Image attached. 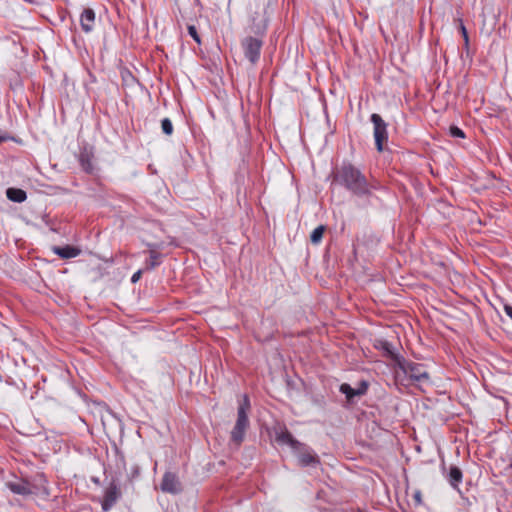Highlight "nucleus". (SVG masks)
I'll use <instances>...</instances> for the list:
<instances>
[{
    "instance_id": "39448f33",
    "label": "nucleus",
    "mask_w": 512,
    "mask_h": 512,
    "mask_svg": "<svg viewBox=\"0 0 512 512\" xmlns=\"http://www.w3.org/2000/svg\"><path fill=\"white\" fill-rule=\"evenodd\" d=\"M371 122L374 126V139L376 148L379 152L383 151V145L388 139V132H387V124L382 119V117L377 114L373 113L371 115Z\"/></svg>"
},
{
    "instance_id": "6e6552de",
    "label": "nucleus",
    "mask_w": 512,
    "mask_h": 512,
    "mask_svg": "<svg viewBox=\"0 0 512 512\" xmlns=\"http://www.w3.org/2000/svg\"><path fill=\"white\" fill-rule=\"evenodd\" d=\"M160 488L163 492L170 494H178L182 491L181 482L173 472H166L163 475Z\"/></svg>"
},
{
    "instance_id": "f8f14e48",
    "label": "nucleus",
    "mask_w": 512,
    "mask_h": 512,
    "mask_svg": "<svg viewBox=\"0 0 512 512\" xmlns=\"http://www.w3.org/2000/svg\"><path fill=\"white\" fill-rule=\"evenodd\" d=\"M445 478L454 489L460 492L459 484L462 482L463 473L459 467L451 465L448 473L445 474Z\"/></svg>"
},
{
    "instance_id": "393cba45",
    "label": "nucleus",
    "mask_w": 512,
    "mask_h": 512,
    "mask_svg": "<svg viewBox=\"0 0 512 512\" xmlns=\"http://www.w3.org/2000/svg\"><path fill=\"white\" fill-rule=\"evenodd\" d=\"M414 501L416 504H421L422 503V496H421V493L419 491H417L414 496Z\"/></svg>"
},
{
    "instance_id": "4be33fe9",
    "label": "nucleus",
    "mask_w": 512,
    "mask_h": 512,
    "mask_svg": "<svg viewBox=\"0 0 512 512\" xmlns=\"http://www.w3.org/2000/svg\"><path fill=\"white\" fill-rule=\"evenodd\" d=\"M188 33L198 44L201 43L200 36H199L197 29L194 25L188 26Z\"/></svg>"
},
{
    "instance_id": "9d476101",
    "label": "nucleus",
    "mask_w": 512,
    "mask_h": 512,
    "mask_svg": "<svg viewBox=\"0 0 512 512\" xmlns=\"http://www.w3.org/2000/svg\"><path fill=\"white\" fill-rule=\"evenodd\" d=\"M368 390V384L362 381L358 388H352L349 384L343 383L340 386V392L343 393L348 401H352L356 396H362L366 394Z\"/></svg>"
},
{
    "instance_id": "a211bd4d",
    "label": "nucleus",
    "mask_w": 512,
    "mask_h": 512,
    "mask_svg": "<svg viewBox=\"0 0 512 512\" xmlns=\"http://www.w3.org/2000/svg\"><path fill=\"white\" fill-rule=\"evenodd\" d=\"M80 165L82 169L86 172H91L93 170V166L91 163V159L88 153H81L79 157Z\"/></svg>"
},
{
    "instance_id": "f257e3e1",
    "label": "nucleus",
    "mask_w": 512,
    "mask_h": 512,
    "mask_svg": "<svg viewBox=\"0 0 512 512\" xmlns=\"http://www.w3.org/2000/svg\"><path fill=\"white\" fill-rule=\"evenodd\" d=\"M334 181L346 188L357 197L370 198L373 192L382 188L381 184L373 179L369 181L366 176L350 163H344L337 169Z\"/></svg>"
},
{
    "instance_id": "5701e85b",
    "label": "nucleus",
    "mask_w": 512,
    "mask_h": 512,
    "mask_svg": "<svg viewBox=\"0 0 512 512\" xmlns=\"http://www.w3.org/2000/svg\"><path fill=\"white\" fill-rule=\"evenodd\" d=\"M380 348L385 351L388 355L393 356L392 345L388 341H381Z\"/></svg>"
},
{
    "instance_id": "a878e982",
    "label": "nucleus",
    "mask_w": 512,
    "mask_h": 512,
    "mask_svg": "<svg viewBox=\"0 0 512 512\" xmlns=\"http://www.w3.org/2000/svg\"><path fill=\"white\" fill-rule=\"evenodd\" d=\"M504 311L512 319V306L505 305Z\"/></svg>"
},
{
    "instance_id": "dca6fc26",
    "label": "nucleus",
    "mask_w": 512,
    "mask_h": 512,
    "mask_svg": "<svg viewBox=\"0 0 512 512\" xmlns=\"http://www.w3.org/2000/svg\"><path fill=\"white\" fill-rule=\"evenodd\" d=\"M7 198L11 201L21 203L26 200V192L22 189L9 188L6 191Z\"/></svg>"
},
{
    "instance_id": "1a4fd4ad",
    "label": "nucleus",
    "mask_w": 512,
    "mask_h": 512,
    "mask_svg": "<svg viewBox=\"0 0 512 512\" xmlns=\"http://www.w3.org/2000/svg\"><path fill=\"white\" fill-rule=\"evenodd\" d=\"M120 497V490L116 484H111L104 494L103 501L101 503L104 512H108L117 502Z\"/></svg>"
},
{
    "instance_id": "6ab92c4d",
    "label": "nucleus",
    "mask_w": 512,
    "mask_h": 512,
    "mask_svg": "<svg viewBox=\"0 0 512 512\" xmlns=\"http://www.w3.org/2000/svg\"><path fill=\"white\" fill-rule=\"evenodd\" d=\"M457 21L459 22V31L463 37V40H464V46L466 49H468L469 47V36H468V32H467V29L462 21V19H457Z\"/></svg>"
},
{
    "instance_id": "4468645a",
    "label": "nucleus",
    "mask_w": 512,
    "mask_h": 512,
    "mask_svg": "<svg viewBox=\"0 0 512 512\" xmlns=\"http://www.w3.org/2000/svg\"><path fill=\"white\" fill-rule=\"evenodd\" d=\"M276 441L280 444H286L291 447L292 450L300 443L296 440L288 430H281L276 433Z\"/></svg>"
},
{
    "instance_id": "aec40b11",
    "label": "nucleus",
    "mask_w": 512,
    "mask_h": 512,
    "mask_svg": "<svg viewBox=\"0 0 512 512\" xmlns=\"http://www.w3.org/2000/svg\"><path fill=\"white\" fill-rule=\"evenodd\" d=\"M161 128L164 134L171 135L173 133V125L169 118H164L161 121Z\"/></svg>"
},
{
    "instance_id": "20e7f679",
    "label": "nucleus",
    "mask_w": 512,
    "mask_h": 512,
    "mask_svg": "<svg viewBox=\"0 0 512 512\" xmlns=\"http://www.w3.org/2000/svg\"><path fill=\"white\" fill-rule=\"evenodd\" d=\"M301 467H317L320 465V458L315 451L306 444L299 443L293 450Z\"/></svg>"
},
{
    "instance_id": "f3484780",
    "label": "nucleus",
    "mask_w": 512,
    "mask_h": 512,
    "mask_svg": "<svg viewBox=\"0 0 512 512\" xmlns=\"http://www.w3.org/2000/svg\"><path fill=\"white\" fill-rule=\"evenodd\" d=\"M324 231H325V226L320 225V226L316 227L310 235L311 242L313 244H319L323 238Z\"/></svg>"
},
{
    "instance_id": "7ed1b4c3",
    "label": "nucleus",
    "mask_w": 512,
    "mask_h": 512,
    "mask_svg": "<svg viewBox=\"0 0 512 512\" xmlns=\"http://www.w3.org/2000/svg\"><path fill=\"white\" fill-rule=\"evenodd\" d=\"M397 366L412 383L429 382L430 377L423 364L408 361L401 357L397 358Z\"/></svg>"
},
{
    "instance_id": "ddd939ff",
    "label": "nucleus",
    "mask_w": 512,
    "mask_h": 512,
    "mask_svg": "<svg viewBox=\"0 0 512 512\" xmlns=\"http://www.w3.org/2000/svg\"><path fill=\"white\" fill-rule=\"evenodd\" d=\"M52 251L62 259H70L80 255L81 250L71 245L54 246Z\"/></svg>"
},
{
    "instance_id": "f03ea898",
    "label": "nucleus",
    "mask_w": 512,
    "mask_h": 512,
    "mask_svg": "<svg viewBox=\"0 0 512 512\" xmlns=\"http://www.w3.org/2000/svg\"><path fill=\"white\" fill-rule=\"evenodd\" d=\"M250 409V401L247 395H244L242 403L238 407L237 420L233 430L231 431V441L239 446L243 440L246 430L249 427L248 411Z\"/></svg>"
},
{
    "instance_id": "0eeeda50",
    "label": "nucleus",
    "mask_w": 512,
    "mask_h": 512,
    "mask_svg": "<svg viewBox=\"0 0 512 512\" xmlns=\"http://www.w3.org/2000/svg\"><path fill=\"white\" fill-rule=\"evenodd\" d=\"M262 45V40L252 36L246 37L242 40L241 46L243 48L244 55L252 64H255L259 60Z\"/></svg>"
},
{
    "instance_id": "423d86ee",
    "label": "nucleus",
    "mask_w": 512,
    "mask_h": 512,
    "mask_svg": "<svg viewBox=\"0 0 512 512\" xmlns=\"http://www.w3.org/2000/svg\"><path fill=\"white\" fill-rule=\"evenodd\" d=\"M6 487L14 494L29 496L37 493V486L31 481L23 478H15L5 483Z\"/></svg>"
},
{
    "instance_id": "bb28decb",
    "label": "nucleus",
    "mask_w": 512,
    "mask_h": 512,
    "mask_svg": "<svg viewBox=\"0 0 512 512\" xmlns=\"http://www.w3.org/2000/svg\"><path fill=\"white\" fill-rule=\"evenodd\" d=\"M4 140H5V138L0 136V143L3 142Z\"/></svg>"
},
{
    "instance_id": "412c9836",
    "label": "nucleus",
    "mask_w": 512,
    "mask_h": 512,
    "mask_svg": "<svg viewBox=\"0 0 512 512\" xmlns=\"http://www.w3.org/2000/svg\"><path fill=\"white\" fill-rule=\"evenodd\" d=\"M450 135L455 138H465L463 130L457 126L450 127Z\"/></svg>"
},
{
    "instance_id": "9b49d317",
    "label": "nucleus",
    "mask_w": 512,
    "mask_h": 512,
    "mask_svg": "<svg viewBox=\"0 0 512 512\" xmlns=\"http://www.w3.org/2000/svg\"><path fill=\"white\" fill-rule=\"evenodd\" d=\"M80 24L83 31L89 33L93 30L95 24V12L91 8L83 10L80 17Z\"/></svg>"
},
{
    "instance_id": "b1692460",
    "label": "nucleus",
    "mask_w": 512,
    "mask_h": 512,
    "mask_svg": "<svg viewBox=\"0 0 512 512\" xmlns=\"http://www.w3.org/2000/svg\"><path fill=\"white\" fill-rule=\"evenodd\" d=\"M142 272H143V270H138L137 272H135L131 277V282L136 283L137 281H139V279L141 278Z\"/></svg>"
},
{
    "instance_id": "2eb2a0df",
    "label": "nucleus",
    "mask_w": 512,
    "mask_h": 512,
    "mask_svg": "<svg viewBox=\"0 0 512 512\" xmlns=\"http://www.w3.org/2000/svg\"><path fill=\"white\" fill-rule=\"evenodd\" d=\"M161 254L156 250L151 249L149 251V259L145 262L144 270H153L161 264Z\"/></svg>"
}]
</instances>
